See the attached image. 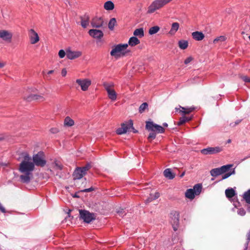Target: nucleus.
Listing matches in <instances>:
<instances>
[{"label":"nucleus","instance_id":"1","mask_svg":"<svg viewBox=\"0 0 250 250\" xmlns=\"http://www.w3.org/2000/svg\"><path fill=\"white\" fill-rule=\"evenodd\" d=\"M21 156L23 159L20 164L19 170L23 174L20 177V181L23 183H28L33 177L32 172L35 169L34 164L31 161V157L28 153L22 152Z\"/></svg>","mask_w":250,"mask_h":250},{"label":"nucleus","instance_id":"2","mask_svg":"<svg viewBox=\"0 0 250 250\" xmlns=\"http://www.w3.org/2000/svg\"><path fill=\"white\" fill-rule=\"evenodd\" d=\"M33 163L34 166L44 167L46 164L45 155L43 151H39L37 154L33 155Z\"/></svg>","mask_w":250,"mask_h":250},{"label":"nucleus","instance_id":"3","mask_svg":"<svg viewBox=\"0 0 250 250\" xmlns=\"http://www.w3.org/2000/svg\"><path fill=\"white\" fill-rule=\"evenodd\" d=\"M128 47V44H119L115 46L110 52V55L112 56L119 57L124 56L127 53L125 51ZM128 51H127L128 52Z\"/></svg>","mask_w":250,"mask_h":250},{"label":"nucleus","instance_id":"4","mask_svg":"<svg viewBox=\"0 0 250 250\" xmlns=\"http://www.w3.org/2000/svg\"><path fill=\"white\" fill-rule=\"evenodd\" d=\"M172 0H155L153 1L148 7L147 13H153L156 10L162 8Z\"/></svg>","mask_w":250,"mask_h":250},{"label":"nucleus","instance_id":"5","mask_svg":"<svg viewBox=\"0 0 250 250\" xmlns=\"http://www.w3.org/2000/svg\"><path fill=\"white\" fill-rule=\"evenodd\" d=\"M79 219L83 220L85 223H90L96 219L95 214L93 213H90L87 210L83 209H79Z\"/></svg>","mask_w":250,"mask_h":250},{"label":"nucleus","instance_id":"6","mask_svg":"<svg viewBox=\"0 0 250 250\" xmlns=\"http://www.w3.org/2000/svg\"><path fill=\"white\" fill-rule=\"evenodd\" d=\"M91 167L90 164H87L83 167H77L74 170L73 173V178L74 180L80 179L84 176L87 171H88Z\"/></svg>","mask_w":250,"mask_h":250},{"label":"nucleus","instance_id":"7","mask_svg":"<svg viewBox=\"0 0 250 250\" xmlns=\"http://www.w3.org/2000/svg\"><path fill=\"white\" fill-rule=\"evenodd\" d=\"M232 166V165L230 164L223 166L220 167L213 168L210 170V174L213 177H216L228 172Z\"/></svg>","mask_w":250,"mask_h":250},{"label":"nucleus","instance_id":"8","mask_svg":"<svg viewBox=\"0 0 250 250\" xmlns=\"http://www.w3.org/2000/svg\"><path fill=\"white\" fill-rule=\"evenodd\" d=\"M146 128L149 131L156 132L157 133H164L165 130L162 126L149 121L146 122Z\"/></svg>","mask_w":250,"mask_h":250},{"label":"nucleus","instance_id":"9","mask_svg":"<svg viewBox=\"0 0 250 250\" xmlns=\"http://www.w3.org/2000/svg\"><path fill=\"white\" fill-rule=\"evenodd\" d=\"M179 213L176 211H173L170 213V223L174 231L178 229L179 224Z\"/></svg>","mask_w":250,"mask_h":250},{"label":"nucleus","instance_id":"10","mask_svg":"<svg viewBox=\"0 0 250 250\" xmlns=\"http://www.w3.org/2000/svg\"><path fill=\"white\" fill-rule=\"evenodd\" d=\"M223 150L222 147H208L201 150V153L204 155L214 154L220 152Z\"/></svg>","mask_w":250,"mask_h":250},{"label":"nucleus","instance_id":"11","mask_svg":"<svg viewBox=\"0 0 250 250\" xmlns=\"http://www.w3.org/2000/svg\"><path fill=\"white\" fill-rule=\"evenodd\" d=\"M76 82L81 86L83 91H86L91 84V81L88 79H77Z\"/></svg>","mask_w":250,"mask_h":250},{"label":"nucleus","instance_id":"12","mask_svg":"<svg viewBox=\"0 0 250 250\" xmlns=\"http://www.w3.org/2000/svg\"><path fill=\"white\" fill-rule=\"evenodd\" d=\"M132 126L133 121L132 120L129 121V124L128 125L123 123L121 124V127L117 129L116 133L119 135L125 133L127 131L128 129L130 128V127H132Z\"/></svg>","mask_w":250,"mask_h":250},{"label":"nucleus","instance_id":"13","mask_svg":"<svg viewBox=\"0 0 250 250\" xmlns=\"http://www.w3.org/2000/svg\"><path fill=\"white\" fill-rule=\"evenodd\" d=\"M88 33L90 36L97 39H101L104 36L103 32L98 29H90L89 30Z\"/></svg>","mask_w":250,"mask_h":250},{"label":"nucleus","instance_id":"14","mask_svg":"<svg viewBox=\"0 0 250 250\" xmlns=\"http://www.w3.org/2000/svg\"><path fill=\"white\" fill-rule=\"evenodd\" d=\"M29 36L31 44H35L39 41V37L34 29H31L29 30Z\"/></svg>","mask_w":250,"mask_h":250},{"label":"nucleus","instance_id":"15","mask_svg":"<svg viewBox=\"0 0 250 250\" xmlns=\"http://www.w3.org/2000/svg\"><path fill=\"white\" fill-rule=\"evenodd\" d=\"M82 55L80 51H72L70 50H66V56L68 59L73 60L79 58Z\"/></svg>","mask_w":250,"mask_h":250},{"label":"nucleus","instance_id":"16","mask_svg":"<svg viewBox=\"0 0 250 250\" xmlns=\"http://www.w3.org/2000/svg\"><path fill=\"white\" fill-rule=\"evenodd\" d=\"M12 37L11 33L6 30H0V38L6 41L10 42Z\"/></svg>","mask_w":250,"mask_h":250},{"label":"nucleus","instance_id":"17","mask_svg":"<svg viewBox=\"0 0 250 250\" xmlns=\"http://www.w3.org/2000/svg\"><path fill=\"white\" fill-rule=\"evenodd\" d=\"M104 21L101 18H94L91 21L92 27L96 28H100L103 25Z\"/></svg>","mask_w":250,"mask_h":250},{"label":"nucleus","instance_id":"18","mask_svg":"<svg viewBox=\"0 0 250 250\" xmlns=\"http://www.w3.org/2000/svg\"><path fill=\"white\" fill-rule=\"evenodd\" d=\"M81 25L83 28H86L89 24L90 17L88 15H84L81 17Z\"/></svg>","mask_w":250,"mask_h":250},{"label":"nucleus","instance_id":"19","mask_svg":"<svg viewBox=\"0 0 250 250\" xmlns=\"http://www.w3.org/2000/svg\"><path fill=\"white\" fill-rule=\"evenodd\" d=\"M192 36L194 40L197 41L202 40L205 37L204 34L199 31L193 32L192 33Z\"/></svg>","mask_w":250,"mask_h":250},{"label":"nucleus","instance_id":"20","mask_svg":"<svg viewBox=\"0 0 250 250\" xmlns=\"http://www.w3.org/2000/svg\"><path fill=\"white\" fill-rule=\"evenodd\" d=\"M180 108L181 109L180 110L179 112L182 113L183 114H188L195 109V107L193 106H191L190 107H185L181 106H180Z\"/></svg>","mask_w":250,"mask_h":250},{"label":"nucleus","instance_id":"21","mask_svg":"<svg viewBox=\"0 0 250 250\" xmlns=\"http://www.w3.org/2000/svg\"><path fill=\"white\" fill-rule=\"evenodd\" d=\"M179 28V24L178 22H173L171 24V29L169 32L170 35H174Z\"/></svg>","mask_w":250,"mask_h":250},{"label":"nucleus","instance_id":"22","mask_svg":"<svg viewBox=\"0 0 250 250\" xmlns=\"http://www.w3.org/2000/svg\"><path fill=\"white\" fill-rule=\"evenodd\" d=\"M63 124L64 126L70 127L74 125V121L70 117L67 116L64 119Z\"/></svg>","mask_w":250,"mask_h":250},{"label":"nucleus","instance_id":"23","mask_svg":"<svg viewBox=\"0 0 250 250\" xmlns=\"http://www.w3.org/2000/svg\"><path fill=\"white\" fill-rule=\"evenodd\" d=\"M193 191L194 190L192 188L187 189L185 193L186 197L190 200L193 199L195 195Z\"/></svg>","mask_w":250,"mask_h":250},{"label":"nucleus","instance_id":"24","mask_svg":"<svg viewBox=\"0 0 250 250\" xmlns=\"http://www.w3.org/2000/svg\"><path fill=\"white\" fill-rule=\"evenodd\" d=\"M164 175L166 178L170 180L173 179L175 177V174L171 172L169 168H167L164 170Z\"/></svg>","mask_w":250,"mask_h":250},{"label":"nucleus","instance_id":"25","mask_svg":"<svg viewBox=\"0 0 250 250\" xmlns=\"http://www.w3.org/2000/svg\"><path fill=\"white\" fill-rule=\"evenodd\" d=\"M140 41L136 37H131L128 41V44L131 46H134L140 43Z\"/></svg>","mask_w":250,"mask_h":250},{"label":"nucleus","instance_id":"26","mask_svg":"<svg viewBox=\"0 0 250 250\" xmlns=\"http://www.w3.org/2000/svg\"><path fill=\"white\" fill-rule=\"evenodd\" d=\"M133 35L136 37L142 38L144 36V29L142 28H138L134 30Z\"/></svg>","mask_w":250,"mask_h":250},{"label":"nucleus","instance_id":"27","mask_svg":"<svg viewBox=\"0 0 250 250\" xmlns=\"http://www.w3.org/2000/svg\"><path fill=\"white\" fill-rule=\"evenodd\" d=\"M108 94V96L110 99L112 101H115L117 99V94L115 91L114 89H110V90H108L107 92Z\"/></svg>","mask_w":250,"mask_h":250},{"label":"nucleus","instance_id":"28","mask_svg":"<svg viewBox=\"0 0 250 250\" xmlns=\"http://www.w3.org/2000/svg\"><path fill=\"white\" fill-rule=\"evenodd\" d=\"M225 194L227 197L229 198H231L234 197L235 195V190L231 188L227 189L225 191Z\"/></svg>","mask_w":250,"mask_h":250},{"label":"nucleus","instance_id":"29","mask_svg":"<svg viewBox=\"0 0 250 250\" xmlns=\"http://www.w3.org/2000/svg\"><path fill=\"white\" fill-rule=\"evenodd\" d=\"M114 8V4L111 1H107L104 4V8L106 10H112Z\"/></svg>","mask_w":250,"mask_h":250},{"label":"nucleus","instance_id":"30","mask_svg":"<svg viewBox=\"0 0 250 250\" xmlns=\"http://www.w3.org/2000/svg\"><path fill=\"white\" fill-rule=\"evenodd\" d=\"M188 42L186 40H180L178 42V46L181 49H186L188 46Z\"/></svg>","mask_w":250,"mask_h":250},{"label":"nucleus","instance_id":"31","mask_svg":"<svg viewBox=\"0 0 250 250\" xmlns=\"http://www.w3.org/2000/svg\"><path fill=\"white\" fill-rule=\"evenodd\" d=\"M191 119V117L183 116L180 118L179 121L177 123V125H181L184 124L186 122L190 121Z\"/></svg>","mask_w":250,"mask_h":250},{"label":"nucleus","instance_id":"32","mask_svg":"<svg viewBox=\"0 0 250 250\" xmlns=\"http://www.w3.org/2000/svg\"><path fill=\"white\" fill-rule=\"evenodd\" d=\"M194 190V193L195 195H198L200 194L202 190V186L200 184H196L192 189Z\"/></svg>","mask_w":250,"mask_h":250},{"label":"nucleus","instance_id":"33","mask_svg":"<svg viewBox=\"0 0 250 250\" xmlns=\"http://www.w3.org/2000/svg\"><path fill=\"white\" fill-rule=\"evenodd\" d=\"M42 98L43 97L41 96L35 94H32L27 97L26 99L28 101H31L32 100H39Z\"/></svg>","mask_w":250,"mask_h":250},{"label":"nucleus","instance_id":"34","mask_svg":"<svg viewBox=\"0 0 250 250\" xmlns=\"http://www.w3.org/2000/svg\"><path fill=\"white\" fill-rule=\"evenodd\" d=\"M160 30V27L158 26H154L151 27L148 31L150 35H153L157 33Z\"/></svg>","mask_w":250,"mask_h":250},{"label":"nucleus","instance_id":"35","mask_svg":"<svg viewBox=\"0 0 250 250\" xmlns=\"http://www.w3.org/2000/svg\"><path fill=\"white\" fill-rule=\"evenodd\" d=\"M116 24V20L113 18L110 19L108 23V28L110 30H112L114 29V26Z\"/></svg>","mask_w":250,"mask_h":250},{"label":"nucleus","instance_id":"36","mask_svg":"<svg viewBox=\"0 0 250 250\" xmlns=\"http://www.w3.org/2000/svg\"><path fill=\"white\" fill-rule=\"evenodd\" d=\"M148 104L147 103H144L141 104L139 108V113H143L146 109L148 108Z\"/></svg>","mask_w":250,"mask_h":250},{"label":"nucleus","instance_id":"37","mask_svg":"<svg viewBox=\"0 0 250 250\" xmlns=\"http://www.w3.org/2000/svg\"><path fill=\"white\" fill-rule=\"evenodd\" d=\"M243 198L246 203L250 204V189L244 193Z\"/></svg>","mask_w":250,"mask_h":250},{"label":"nucleus","instance_id":"38","mask_svg":"<svg viewBox=\"0 0 250 250\" xmlns=\"http://www.w3.org/2000/svg\"><path fill=\"white\" fill-rule=\"evenodd\" d=\"M225 174H224L222 176V179L223 180L228 178V177H229L232 174H234L235 173V170L233 169L232 170H231L230 171H228V172H225Z\"/></svg>","mask_w":250,"mask_h":250},{"label":"nucleus","instance_id":"39","mask_svg":"<svg viewBox=\"0 0 250 250\" xmlns=\"http://www.w3.org/2000/svg\"><path fill=\"white\" fill-rule=\"evenodd\" d=\"M226 40V37L224 36H221L219 37H217L216 38H215L214 40H213V43H216L219 42H224L225 40Z\"/></svg>","mask_w":250,"mask_h":250},{"label":"nucleus","instance_id":"40","mask_svg":"<svg viewBox=\"0 0 250 250\" xmlns=\"http://www.w3.org/2000/svg\"><path fill=\"white\" fill-rule=\"evenodd\" d=\"M103 85L105 89H106V91L107 92L108 90H110V89H112L111 88V87L113 86L112 84H110L107 83H104L103 84Z\"/></svg>","mask_w":250,"mask_h":250},{"label":"nucleus","instance_id":"41","mask_svg":"<svg viewBox=\"0 0 250 250\" xmlns=\"http://www.w3.org/2000/svg\"><path fill=\"white\" fill-rule=\"evenodd\" d=\"M156 138V133L154 132H151L149 133L148 137V139L151 141L152 140Z\"/></svg>","mask_w":250,"mask_h":250},{"label":"nucleus","instance_id":"42","mask_svg":"<svg viewBox=\"0 0 250 250\" xmlns=\"http://www.w3.org/2000/svg\"><path fill=\"white\" fill-rule=\"evenodd\" d=\"M241 121H242V120H237L235 122L230 123L229 126L230 127H234L236 125H238V124H239L241 122Z\"/></svg>","mask_w":250,"mask_h":250},{"label":"nucleus","instance_id":"43","mask_svg":"<svg viewBox=\"0 0 250 250\" xmlns=\"http://www.w3.org/2000/svg\"><path fill=\"white\" fill-rule=\"evenodd\" d=\"M65 54L66 55V52L65 53L63 50H60L59 52V56L61 58H63Z\"/></svg>","mask_w":250,"mask_h":250},{"label":"nucleus","instance_id":"44","mask_svg":"<svg viewBox=\"0 0 250 250\" xmlns=\"http://www.w3.org/2000/svg\"><path fill=\"white\" fill-rule=\"evenodd\" d=\"M242 80H243L246 83H250V78L248 77L247 76H242L241 77Z\"/></svg>","mask_w":250,"mask_h":250},{"label":"nucleus","instance_id":"45","mask_svg":"<svg viewBox=\"0 0 250 250\" xmlns=\"http://www.w3.org/2000/svg\"><path fill=\"white\" fill-rule=\"evenodd\" d=\"M193 60V58L190 56L187 58L184 61V63L186 64H188L189 62H190L192 60Z\"/></svg>","mask_w":250,"mask_h":250},{"label":"nucleus","instance_id":"46","mask_svg":"<svg viewBox=\"0 0 250 250\" xmlns=\"http://www.w3.org/2000/svg\"><path fill=\"white\" fill-rule=\"evenodd\" d=\"M238 214L241 216H244L246 214V211L243 208H240L238 210Z\"/></svg>","mask_w":250,"mask_h":250},{"label":"nucleus","instance_id":"47","mask_svg":"<svg viewBox=\"0 0 250 250\" xmlns=\"http://www.w3.org/2000/svg\"><path fill=\"white\" fill-rule=\"evenodd\" d=\"M160 197V194L159 192H155L154 195L152 194V199L155 200Z\"/></svg>","mask_w":250,"mask_h":250},{"label":"nucleus","instance_id":"48","mask_svg":"<svg viewBox=\"0 0 250 250\" xmlns=\"http://www.w3.org/2000/svg\"><path fill=\"white\" fill-rule=\"evenodd\" d=\"M93 190H94V188L92 187H91L90 188H86L83 190H81V191L83 192H91Z\"/></svg>","mask_w":250,"mask_h":250},{"label":"nucleus","instance_id":"49","mask_svg":"<svg viewBox=\"0 0 250 250\" xmlns=\"http://www.w3.org/2000/svg\"><path fill=\"white\" fill-rule=\"evenodd\" d=\"M62 77H65L67 74V71L65 68H63L61 72Z\"/></svg>","mask_w":250,"mask_h":250},{"label":"nucleus","instance_id":"50","mask_svg":"<svg viewBox=\"0 0 250 250\" xmlns=\"http://www.w3.org/2000/svg\"><path fill=\"white\" fill-rule=\"evenodd\" d=\"M153 199H152V194H150V196L149 198H148L146 200V203H149L150 202H151L152 201H153Z\"/></svg>","mask_w":250,"mask_h":250},{"label":"nucleus","instance_id":"51","mask_svg":"<svg viewBox=\"0 0 250 250\" xmlns=\"http://www.w3.org/2000/svg\"><path fill=\"white\" fill-rule=\"evenodd\" d=\"M0 210L3 212V213H5L6 212V210H5V209L4 208H3L1 203H0Z\"/></svg>","mask_w":250,"mask_h":250},{"label":"nucleus","instance_id":"52","mask_svg":"<svg viewBox=\"0 0 250 250\" xmlns=\"http://www.w3.org/2000/svg\"><path fill=\"white\" fill-rule=\"evenodd\" d=\"M117 213L119 214L120 216H123L125 214V212L123 209H122L120 211H118Z\"/></svg>","mask_w":250,"mask_h":250},{"label":"nucleus","instance_id":"53","mask_svg":"<svg viewBox=\"0 0 250 250\" xmlns=\"http://www.w3.org/2000/svg\"><path fill=\"white\" fill-rule=\"evenodd\" d=\"M55 166L59 169H62V166L61 165H59L58 163H55Z\"/></svg>","mask_w":250,"mask_h":250},{"label":"nucleus","instance_id":"54","mask_svg":"<svg viewBox=\"0 0 250 250\" xmlns=\"http://www.w3.org/2000/svg\"><path fill=\"white\" fill-rule=\"evenodd\" d=\"M249 242L246 243L244 250H247L248 248Z\"/></svg>","mask_w":250,"mask_h":250},{"label":"nucleus","instance_id":"55","mask_svg":"<svg viewBox=\"0 0 250 250\" xmlns=\"http://www.w3.org/2000/svg\"><path fill=\"white\" fill-rule=\"evenodd\" d=\"M5 63L3 62H0V68H2L4 66Z\"/></svg>","mask_w":250,"mask_h":250},{"label":"nucleus","instance_id":"56","mask_svg":"<svg viewBox=\"0 0 250 250\" xmlns=\"http://www.w3.org/2000/svg\"><path fill=\"white\" fill-rule=\"evenodd\" d=\"M185 171H184L180 175V178H182L183 177H184V176L185 175Z\"/></svg>","mask_w":250,"mask_h":250},{"label":"nucleus","instance_id":"57","mask_svg":"<svg viewBox=\"0 0 250 250\" xmlns=\"http://www.w3.org/2000/svg\"><path fill=\"white\" fill-rule=\"evenodd\" d=\"M57 129H53V128H52L51 129V131L52 132V133H55L56 132V130Z\"/></svg>","mask_w":250,"mask_h":250},{"label":"nucleus","instance_id":"58","mask_svg":"<svg viewBox=\"0 0 250 250\" xmlns=\"http://www.w3.org/2000/svg\"><path fill=\"white\" fill-rule=\"evenodd\" d=\"M53 72H54V70H51L49 71L48 72L47 74H52Z\"/></svg>","mask_w":250,"mask_h":250},{"label":"nucleus","instance_id":"59","mask_svg":"<svg viewBox=\"0 0 250 250\" xmlns=\"http://www.w3.org/2000/svg\"><path fill=\"white\" fill-rule=\"evenodd\" d=\"M131 127L132 128V129H133V132H134V133H136V132H137V131L136 130H135V129L133 127V126H132V127Z\"/></svg>","mask_w":250,"mask_h":250},{"label":"nucleus","instance_id":"60","mask_svg":"<svg viewBox=\"0 0 250 250\" xmlns=\"http://www.w3.org/2000/svg\"><path fill=\"white\" fill-rule=\"evenodd\" d=\"M163 125L166 127H167L168 126L167 124V123L163 124Z\"/></svg>","mask_w":250,"mask_h":250},{"label":"nucleus","instance_id":"61","mask_svg":"<svg viewBox=\"0 0 250 250\" xmlns=\"http://www.w3.org/2000/svg\"><path fill=\"white\" fill-rule=\"evenodd\" d=\"M74 197H78L79 196H78L77 195L75 194V195L74 196Z\"/></svg>","mask_w":250,"mask_h":250},{"label":"nucleus","instance_id":"62","mask_svg":"<svg viewBox=\"0 0 250 250\" xmlns=\"http://www.w3.org/2000/svg\"><path fill=\"white\" fill-rule=\"evenodd\" d=\"M3 139H4V138H0V140H3Z\"/></svg>","mask_w":250,"mask_h":250},{"label":"nucleus","instance_id":"63","mask_svg":"<svg viewBox=\"0 0 250 250\" xmlns=\"http://www.w3.org/2000/svg\"><path fill=\"white\" fill-rule=\"evenodd\" d=\"M2 165L3 166H6V164H2Z\"/></svg>","mask_w":250,"mask_h":250},{"label":"nucleus","instance_id":"64","mask_svg":"<svg viewBox=\"0 0 250 250\" xmlns=\"http://www.w3.org/2000/svg\"><path fill=\"white\" fill-rule=\"evenodd\" d=\"M230 140H228V143H230Z\"/></svg>","mask_w":250,"mask_h":250}]
</instances>
